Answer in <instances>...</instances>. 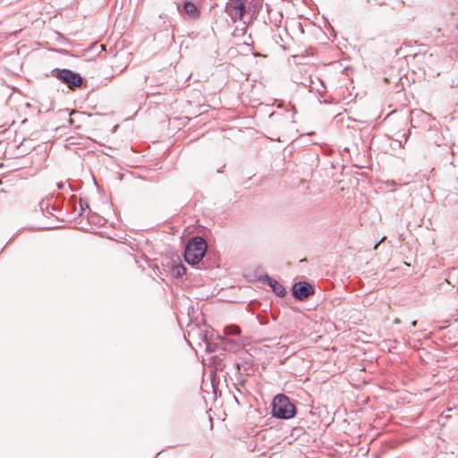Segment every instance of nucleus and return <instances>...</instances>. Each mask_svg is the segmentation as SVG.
<instances>
[{
  "mask_svg": "<svg viewBox=\"0 0 458 458\" xmlns=\"http://www.w3.org/2000/svg\"><path fill=\"white\" fill-rule=\"evenodd\" d=\"M264 0H228L225 13L233 22H250L262 9Z\"/></svg>",
  "mask_w": 458,
  "mask_h": 458,
  "instance_id": "nucleus-1",
  "label": "nucleus"
},
{
  "mask_svg": "<svg viewBox=\"0 0 458 458\" xmlns=\"http://www.w3.org/2000/svg\"><path fill=\"white\" fill-rule=\"evenodd\" d=\"M208 244L200 236L193 237L186 245L184 250V260L195 266L200 262L207 251Z\"/></svg>",
  "mask_w": 458,
  "mask_h": 458,
  "instance_id": "nucleus-2",
  "label": "nucleus"
},
{
  "mask_svg": "<svg viewBox=\"0 0 458 458\" xmlns=\"http://www.w3.org/2000/svg\"><path fill=\"white\" fill-rule=\"evenodd\" d=\"M272 416L281 420H290L296 414V407L285 394H277L272 402Z\"/></svg>",
  "mask_w": 458,
  "mask_h": 458,
  "instance_id": "nucleus-3",
  "label": "nucleus"
},
{
  "mask_svg": "<svg viewBox=\"0 0 458 458\" xmlns=\"http://www.w3.org/2000/svg\"><path fill=\"white\" fill-rule=\"evenodd\" d=\"M52 77L56 78L64 83L69 89H73L82 85L83 80L80 73L69 69H53L50 72Z\"/></svg>",
  "mask_w": 458,
  "mask_h": 458,
  "instance_id": "nucleus-4",
  "label": "nucleus"
},
{
  "mask_svg": "<svg viewBox=\"0 0 458 458\" xmlns=\"http://www.w3.org/2000/svg\"><path fill=\"white\" fill-rule=\"evenodd\" d=\"M314 293L313 286L305 281L297 282L293 285V295L297 301H303Z\"/></svg>",
  "mask_w": 458,
  "mask_h": 458,
  "instance_id": "nucleus-5",
  "label": "nucleus"
},
{
  "mask_svg": "<svg viewBox=\"0 0 458 458\" xmlns=\"http://www.w3.org/2000/svg\"><path fill=\"white\" fill-rule=\"evenodd\" d=\"M178 12L186 15L189 20H197L200 16V11L191 1H184L182 5L176 4Z\"/></svg>",
  "mask_w": 458,
  "mask_h": 458,
  "instance_id": "nucleus-6",
  "label": "nucleus"
},
{
  "mask_svg": "<svg viewBox=\"0 0 458 458\" xmlns=\"http://www.w3.org/2000/svg\"><path fill=\"white\" fill-rule=\"evenodd\" d=\"M261 280L265 283H267L272 289L273 293L279 296V297H284L287 293L286 289L283 284H281L279 282H277L276 279L270 277L268 275H265Z\"/></svg>",
  "mask_w": 458,
  "mask_h": 458,
  "instance_id": "nucleus-7",
  "label": "nucleus"
},
{
  "mask_svg": "<svg viewBox=\"0 0 458 458\" xmlns=\"http://www.w3.org/2000/svg\"><path fill=\"white\" fill-rule=\"evenodd\" d=\"M216 338L224 344L223 349L225 351H229V352L233 351L234 347L238 344L237 341H235V340L226 338L225 335H218L216 336Z\"/></svg>",
  "mask_w": 458,
  "mask_h": 458,
  "instance_id": "nucleus-8",
  "label": "nucleus"
},
{
  "mask_svg": "<svg viewBox=\"0 0 458 458\" xmlns=\"http://www.w3.org/2000/svg\"><path fill=\"white\" fill-rule=\"evenodd\" d=\"M224 333L225 335H238L241 334V328L235 325L225 327Z\"/></svg>",
  "mask_w": 458,
  "mask_h": 458,
  "instance_id": "nucleus-9",
  "label": "nucleus"
},
{
  "mask_svg": "<svg viewBox=\"0 0 458 458\" xmlns=\"http://www.w3.org/2000/svg\"><path fill=\"white\" fill-rule=\"evenodd\" d=\"M186 267L183 265L174 266L173 268L174 276L176 277H182L186 274Z\"/></svg>",
  "mask_w": 458,
  "mask_h": 458,
  "instance_id": "nucleus-10",
  "label": "nucleus"
},
{
  "mask_svg": "<svg viewBox=\"0 0 458 458\" xmlns=\"http://www.w3.org/2000/svg\"><path fill=\"white\" fill-rule=\"evenodd\" d=\"M80 207H81V210H80V213L79 215L81 216L82 213L87 209L89 208V204L86 200H84L83 199H80Z\"/></svg>",
  "mask_w": 458,
  "mask_h": 458,
  "instance_id": "nucleus-11",
  "label": "nucleus"
},
{
  "mask_svg": "<svg viewBox=\"0 0 458 458\" xmlns=\"http://www.w3.org/2000/svg\"><path fill=\"white\" fill-rule=\"evenodd\" d=\"M57 187H58L59 189H64V188L65 187V183H64V182H58V183H57Z\"/></svg>",
  "mask_w": 458,
  "mask_h": 458,
  "instance_id": "nucleus-12",
  "label": "nucleus"
},
{
  "mask_svg": "<svg viewBox=\"0 0 458 458\" xmlns=\"http://www.w3.org/2000/svg\"><path fill=\"white\" fill-rule=\"evenodd\" d=\"M417 326V320H413L411 322V327H416Z\"/></svg>",
  "mask_w": 458,
  "mask_h": 458,
  "instance_id": "nucleus-13",
  "label": "nucleus"
},
{
  "mask_svg": "<svg viewBox=\"0 0 458 458\" xmlns=\"http://www.w3.org/2000/svg\"><path fill=\"white\" fill-rule=\"evenodd\" d=\"M318 82L321 84L322 88H324V89H325V86H324L323 81H322L320 79H318Z\"/></svg>",
  "mask_w": 458,
  "mask_h": 458,
  "instance_id": "nucleus-14",
  "label": "nucleus"
},
{
  "mask_svg": "<svg viewBox=\"0 0 458 458\" xmlns=\"http://www.w3.org/2000/svg\"><path fill=\"white\" fill-rule=\"evenodd\" d=\"M143 80H144V82H147V81H148V76H147V75H145Z\"/></svg>",
  "mask_w": 458,
  "mask_h": 458,
  "instance_id": "nucleus-15",
  "label": "nucleus"
}]
</instances>
